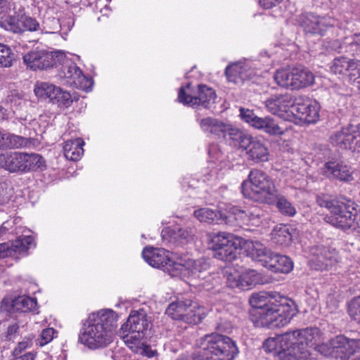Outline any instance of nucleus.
Listing matches in <instances>:
<instances>
[{
	"instance_id": "obj_6",
	"label": "nucleus",
	"mask_w": 360,
	"mask_h": 360,
	"mask_svg": "<svg viewBox=\"0 0 360 360\" xmlns=\"http://www.w3.org/2000/svg\"><path fill=\"white\" fill-rule=\"evenodd\" d=\"M243 195L256 202L271 203L277 189L271 178L259 169L250 172L248 179L241 185Z\"/></svg>"
},
{
	"instance_id": "obj_60",
	"label": "nucleus",
	"mask_w": 360,
	"mask_h": 360,
	"mask_svg": "<svg viewBox=\"0 0 360 360\" xmlns=\"http://www.w3.org/2000/svg\"><path fill=\"white\" fill-rule=\"evenodd\" d=\"M283 0H259V4L262 8L269 9L276 6V5L279 4Z\"/></svg>"
},
{
	"instance_id": "obj_38",
	"label": "nucleus",
	"mask_w": 360,
	"mask_h": 360,
	"mask_svg": "<svg viewBox=\"0 0 360 360\" xmlns=\"http://www.w3.org/2000/svg\"><path fill=\"white\" fill-rule=\"evenodd\" d=\"M226 222L239 226L249 224L250 219L248 218L247 210H243L237 207L231 208L226 217Z\"/></svg>"
},
{
	"instance_id": "obj_7",
	"label": "nucleus",
	"mask_w": 360,
	"mask_h": 360,
	"mask_svg": "<svg viewBox=\"0 0 360 360\" xmlns=\"http://www.w3.org/2000/svg\"><path fill=\"white\" fill-rule=\"evenodd\" d=\"M43 158L37 153L18 151L0 153V167L10 173L25 174L43 166Z\"/></svg>"
},
{
	"instance_id": "obj_36",
	"label": "nucleus",
	"mask_w": 360,
	"mask_h": 360,
	"mask_svg": "<svg viewBox=\"0 0 360 360\" xmlns=\"http://www.w3.org/2000/svg\"><path fill=\"white\" fill-rule=\"evenodd\" d=\"M194 216L200 221L207 224H218L222 219V215L217 210L208 207H203L195 210Z\"/></svg>"
},
{
	"instance_id": "obj_11",
	"label": "nucleus",
	"mask_w": 360,
	"mask_h": 360,
	"mask_svg": "<svg viewBox=\"0 0 360 360\" xmlns=\"http://www.w3.org/2000/svg\"><path fill=\"white\" fill-rule=\"evenodd\" d=\"M295 97L290 94L273 95L264 102L266 110L273 115H277L284 120H289L295 111L301 112L302 115L308 116L307 107L295 105Z\"/></svg>"
},
{
	"instance_id": "obj_64",
	"label": "nucleus",
	"mask_w": 360,
	"mask_h": 360,
	"mask_svg": "<svg viewBox=\"0 0 360 360\" xmlns=\"http://www.w3.org/2000/svg\"><path fill=\"white\" fill-rule=\"evenodd\" d=\"M354 215H355V219H354V228H352V229L354 230L356 229H359V232L360 233V210H357L356 209V214Z\"/></svg>"
},
{
	"instance_id": "obj_44",
	"label": "nucleus",
	"mask_w": 360,
	"mask_h": 360,
	"mask_svg": "<svg viewBox=\"0 0 360 360\" xmlns=\"http://www.w3.org/2000/svg\"><path fill=\"white\" fill-rule=\"evenodd\" d=\"M345 37L342 39H335L332 41H326L323 43V46L327 51H335L338 53H345L349 54V50H347L348 45L345 43Z\"/></svg>"
},
{
	"instance_id": "obj_45",
	"label": "nucleus",
	"mask_w": 360,
	"mask_h": 360,
	"mask_svg": "<svg viewBox=\"0 0 360 360\" xmlns=\"http://www.w3.org/2000/svg\"><path fill=\"white\" fill-rule=\"evenodd\" d=\"M30 143L27 138L8 132L7 149H17L26 147Z\"/></svg>"
},
{
	"instance_id": "obj_19",
	"label": "nucleus",
	"mask_w": 360,
	"mask_h": 360,
	"mask_svg": "<svg viewBox=\"0 0 360 360\" xmlns=\"http://www.w3.org/2000/svg\"><path fill=\"white\" fill-rule=\"evenodd\" d=\"M59 65H61L58 75L60 78L69 79L68 82L77 88L85 87L84 83L87 82L86 77L80 68L70 59L67 58L65 54L64 59L60 61Z\"/></svg>"
},
{
	"instance_id": "obj_2",
	"label": "nucleus",
	"mask_w": 360,
	"mask_h": 360,
	"mask_svg": "<svg viewBox=\"0 0 360 360\" xmlns=\"http://www.w3.org/2000/svg\"><path fill=\"white\" fill-rule=\"evenodd\" d=\"M117 316L112 309H103L91 314L84 324L79 341L90 349L108 346L113 340Z\"/></svg>"
},
{
	"instance_id": "obj_48",
	"label": "nucleus",
	"mask_w": 360,
	"mask_h": 360,
	"mask_svg": "<svg viewBox=\"0 0 360 360\" xmlns=\"http://www.w3.org/2000/svg\"><path fill=\"white\" fill-rule=\"evenodd\" d=\"M350 62L351 60H349L346 57L341 56L335 58L330 68L331 71L335 74H343L349 68Z\"/></svg>"
},
{
	"instance_id": "obj_14",
	"label": "nucleus",
	"mask_w": 360,
	"mask_h": 360,
	"mask_svg": "<svg viewBox=\"0 0 360 360\" xmlns=\"http://www.w3.org/2000/svg\"><path fill=\"white\" fill-rule=\"evenodd\" d=\"M142 257L151 266L162 269L172 276H176V270L184 268L181 263L172 261L170 252L164 248L146 247L142 251Z\"/></svg>"
},
{
	"instance_id": "obj_50",
	"label": "nucleus",
	"mask_w": 360,
	"mask_h": 360,
	"mask_svg": "<svg viewBox=\"0 0 360 360\" xmlns=\"http://www.w3.org/2000/svg\"><path fill=\"white\" fill-rule=\"evenodd\" d=\"M19 23L22 29V32L25 31H37L39 30V23L34 18L30 16H22L19 20Z\"/></svg>"
},
{
	"instance_id": "obj_51",
	"label": "nucleus",
	"mask_w": 360,
	"mask_h": 360,
	"mask_svg": "<svg viewBox=\"0 0 360 360\" xmlns=\"http://www.w3.org/2000/svg\"><path fill=\"white\" fill-rule=\"evenodd\" d=\"M349 80L360 86V62L359 60H351L349 68L347 69Z\"/></svg>"
},
{
	"instance_id": "obj_28",
	"label": "nucleus",
	"mask_w": 360,
	"mask_h": 360,
	"mask_svg": "<svg viewBox=\"0 0 360 360\" xmlns=\"http://www.w3.org/2000/svg\"><path fill=\"white\" fill-rule=\"evenodd\" d=\"M246 251L248 257L252 260L262 262L264 266L272 252L260 242L254 240L246 242Z\"/></svg>"
},
{
	"instance_id": "obj_9",
	"label": "nucleus",
	"mask_w": 360,
	"mask_h": 360,
	"mask_svg": "<svg viewBox=\"0 0 360 360\" xmlns=\"http://www.w3.org/2000/svg\"><path fill=\"white\" fill-rule=\"evenodd\" d=\"M151 325L150 319L143 309L132 311L120 328V337L125 344L143 339Z\"/></svg>"
},
{
	"instance_id": "obj_12",
	"label": "nucleus",
	"mask_w": 360,
	"mask_h": 360,
	"mask_svg": "<svg viewBox=\"0 0 360 360\" xmlns=\"http://www.w3.org/2000/svg\"><path fill=\"white\" fill-rule=\"evenodd\" d=\"M64 59V53L49 51L46 49H36L23 56V61L33 70H43L58 68L60 61Z\"/></svg>"
},
{
	"instance_id": "obj_30",
	"label": "nucleus",
	"mask_w": 360,
	"mask_h": 360,
	"mask_svg": "<svg viewBox=\"0 0 360 360\" xmlns=\"http://www.w3.org/2000/svg\"><path fill=\"white\" fill-rule=\"evenodd\" d=\"M275 298L269 299L264 293L252 294L249 299V303L252 307L250 311L251 321H253V319L257 317V314H261L266 306L271 303Z\"/></svg>"
},
{
	"instance_id": "obj_52",
	"label": "nucleus",
	"mask_w": 360,
	"mask_h": 360,
	"mask_svg": "<svg viewBox=\"0 0 360 360\" xmlns=\"http://www.w3.org/2000/svg\"><path fill=\"white\" fill-rule=\"evenodd\" d=\"M348 312L351 318L360 324V296L351 300L348 307Z\"/></svg>"
},
{
	"instance_id": "obj_54",
	"label": "nucleus",
	"mask_w": 360,
	"mask_h": 360,
	"mask_svg": "<svg viewBox=\"0 0 360 360\" xmlns=\"http://www.w3.org/2000/svg\"><path fill=\"white\" fill-rule=\"evenodd\" d=\"M56 330L53 328L44 329L37 340V344L39 346H44L49 343L53 339Z\"/></svg>"
},
{
	"instance_id": "obj_29",
	"label": "nucleus",
	"mask_w": 360,
	"mask_h": 360,
	"mask_svg": "<svg viewBox=\"0 0 360 360\" xmlns=\"http://www.w3.org/2000/svg\"><path fill=\"white\" fill-rule=\"evenodd\" d=\"M166 234L169 237V241L183 245L188 243L193 239L195 231L191 227L179 228L175 227L162 231V237L165 238Z\"/></svg>"
},
{
	"instance_id": "obj_63",
	"label": "nucleus",
	"mask_w": 360,
	"mask_h": 360,
	"mask_svg": "<svg viewBox=\"0 0 360 360\" xmlns=\"http://www.w3.org/2000/svg\"><path fill=\"white\" fill-rule=\"evenodd\" d=\"M8 132L0 131V150L7 149Z\"/></svg>"
},
{
	"instance_id": "obj_33",
	"label": "nucleus",
	"mask_w": 360,
	"mask_h": 360,
	"mask_svg": "<svg viewBox=\"0 0 360 360\" xmlns=\"http://www.w3.org/2000/svg\"><path fill=\"white\" fill-rule=\"evenodd\" d=\"M84 141L81 139L67 141L63 146L65 157L72 161L79 160L83 155Z\"/></svg>"
},
{
	"instance_id": "obj_39",
	"label": "nucleus",
	"mask_w": 360,
	"mask_h": 360,
	"mask_svg": "<svg viewBox=\"0 0 360 360\" xmlns=\"http://www.w3.org/2000/svg\"><path fill=\"white\" fill-rule=\"evenodd\" d=\"M57 88L58 87L53 84L48 82H37L35 84L34 91L37 97L44 99L49 98L52 101Z\"/></svg>"
},
{
	"instance_id": "obj_46",
	"label": "nucleus",
	"mask_w": 360,
	"mask_h": 360,
	"mask_svg": "<svg viewBox=\"0 0 360 360\" xmlns=\"http://www.w3.org/2000/svg\"><path fill=\"white\" fill-rule=\"evenodd\" d=\"M335 338L326 342L316 345V351L324 356H330L337 359L336 349L334 345Z\"/></svg>"
},
{
	"instance_id": "obj_20",
	"label": "nucleus",
	"mask_w": 360,
	"mask_h": 360,
	"mask_svg": "<svg viewBox=\"0 0 360 360\" xmlns=\"http://www.w3.org/2000/svg\"><path fill=\"white\" fill-rule=\"evenodd\" d=\"M37 306L36 298H32L26 295H21L14 299L4 298L0 304L1 311L8 313L20 311L29 312L34 311Z\"/></svg>"
},
{
	"instance_id": "obj_49",
	"label": "nucleus",
	"mask_w": 360,
	"mask_h": 360,
	"mask_svg": "<svg viewBox=\"0 0 360 360\" xmlns=\"http://www.w3.org/2000/svg\"><path fill=\"white\" fill-rule=\"evenodd\" d=\"M315 15L313 13L302 14L300 19L301 26L307 33L313 34L315 31Z\"/></svg>"
},
{
	"instance_id": "obj_5",
	"label": "nucleus",
	"mask_w": 360,
	"mask_h": 360,
	"mask_svg": "<svg viewBox=\"0 0 360 360\" xmlns=\"http://www.w3.org/2000/svg\"><path fill=\"white\" fill-rule=\"evenodd\" d=\"M198 349L196 353L200 359L207 360H233L238 353L236 342L229 337L219 333L204 335L198 340Z\"/></svg>"
},
{
	"instance_id": "obj_16",
	"label": "nucleus",
	"mask_w": 360,
	"mask_h": 360,
	"mask_svg": "<svg viewBox=\"0 0 360 360\" xmlns=\"http://www.w3.org/2000/svg\"><path fill=\"white\" fill-rule=\"evenodd\" d=\"M216 94L214 91L205 84L198 85L197 96L187 94L184 87H181L178 94V101L184 105L191 107L202 105L205 108H210L215 102Z\"/></svg>"
},
{
	"instance_id": "obj_34",
	"label": "nucleus",
	"mask_w": 360,
	"mask_h": 360,
	"mask_svg": "<svg viewBox=\"0 0 360 360\" xmlns=\"http://www.w3.org/2000/svg\"><path fill=\"white\" fill-rule=\"evenodd\" d=\"M181 266H183L184 268L181 270H176V275L178 274H186V271H191L192 275H195L198 273L207 270L210 267V262L208 259L204 258H200L197 260L188 259L184 264H181Z\"/></svg>"
},
{
	"instance_id": "obj_21",
	"label": "nucleus",
	"mask_w": 360,
	"mask_h": 360,
	"mask_svg": "<svg viewBox=\"0 0 360 360\" xmlns=\"http://www.w3.org/2000/svg\"><path fill=\"white\" fill-rule=\"evenodd\" d=\"M228 280L231 288H239L242 290L250 289L262 283L261 274L253 269H247L240 275L230 274Z\"/></svg>"
},
{
	"instance_id": "obj_25",
	"label": "nucleus",
	"mask_w": 360,
	"mask_h": 360,
	"mask_svg": "<svg viewBox=\"0 0 360 360\" xmlns=\"http://www.w3.org/2000/svg\"><path fill=\"white\" fill-rule=\"evenodd\" d=\"M195 118L202 131L218 137L223 136L228 124H225L222 121L211 117L200 118L199 112L196 113Z\"/></svg>"
},
{
	"instance_id": "obj_10",
	"label": "nucleus",
	"mask_w": 360,
	"mask_h": 360,
	"mask_svg": "<svg viewBox=\"0 0 360 360\" xmlns=\"http://www.w3.org/2000/svg\"><path fill=\"white\" fill-rule=\"evenodd\" d=\"M166 314L174 320L189 324H198L203 319V309L189 299L178 300L172 302L166 309Z\"/></svg>"
},
{
	"instance_id": "obj_27",
	"label": "nucleus",
	"mask_w": 360,
	"mask_h": 360,
	"mask_svg": "<svg viewBox=\"0 0 360 360\" xmlns=\"http://www.w3.org/2000/svg\"><path fill=\"white\" fill-rule=\"evenodd\" d=\"M250 136L247 132L228 124L222 137L226 138L232 146L244 148Z\"/></svg>"
},
{
	"instance_id": "obj_58",
	"label": "nucleus",
	"mask_w": 360,
	"mask_h": 360,
	"mask_svg": "<svg viewBox=\"0 0 360 360\" xmlns=\"http://www.w3.org/2000/svg\"><path fill=\"white\" fill-rule=\"evenodd\" d=\"M248 218L250 219L249 224L257 225V223L259 222V219L261 217V210L257 207L253 208L252 210H247Z\"/></svg>"
},
{
	"instance_id": "obj_31",
	"label": "nucleus",
	"mask_w": 360,
	"mask_h": 360,
	"mask_svg": "<svg viewBox=\"0 0 360 360\" xmlns=\"http://www.w3.org/2000/svg\"><path fill=\"white\" fill-rule=\"evenodd\" d=\"M294 75V89H299L313 84L314 74L307 68L298 66L292 68Z\"/></svg>"
},
{
	"instance_id": "obj_53",
	"label": "nucleus",
	"mask_w": 360,
	"mask_h": 360,
	"mask_svg": "<svg viewBox=\"0 0 360 360\" xmlns=\"http://www.w3.org/2000/svg\"><path fill=\"white\" fill-rule=\"evenodd\" d=\"M13 54L8 47L0 43V65L10 67L12 65Z\"/></svg>"
},
{
	"instance_id": "obj_55",
	"label": "nucleus",
	"mask_w": 360,
	"mask_h": 360,
	"mask_svg": "<svg viewBox=\"0 0 360 360\" xmlns=\"http://www.w3.org/2000/svg\"><path fill=\"white\" fill-rule=\"evenodd\" d=\"M19 326L15 323L8 326L5 333V339L8 341L15 340L19 335Z\"/></svg>"
},
{
	"instance_id": "obj_15",
	"label": "nucleus",
	"mask_w": 360,
	"mask_h": 360,
	"mask_svg": "<svg viewBox=\"0 0 360 360\" xmlns=\"http://www.w3.org/2000/svg\"><path fill=\"white\" fill-rule=\"evenodd\" d=\"M241 119L248 123L251 127L262 130L269 135H282L284 133L283 129L279 126L276 120L266 116L260 117L256 115L252 110L241 108L240 109Z\"/></svg>"
},
{
	"instance_id": "obj_56",
	"label": "nucleus",
	"mask_w": 360,
	"mask_h": 360,
	"mask_svg": "<svg viewBox=\"0 0 360 360\" xmlns=\"http://www.w3.org/2000/svg\"><path fill=\"white\" fill-rule=\"evenodd\" d=\"M32 345V340L28 338H25L21 342H18L17 347L13 350L12 354L20 355L25 349L30 347Z\"/></svg>"
},
{
	"instance_id": "obj_18",
	"label": "nucleus",
	"mask_w": 360,
	"mask_h": 360,
	"mask_svg": "<svg viewBox=\"0 0 360 360\" xmlns=\"http://www.w3.org/2000/svg\"><path fill=\"white\" fill-rule=\"evenodd\" d=\"M34 239L31 236H20L10 243L0 244V259L14 257L27 255L28 250L34 245Z\"/></svg>"
},
{
	"instance_id": "obj_26",
	"label": "nucleus",
	"mask_w": 360,
	"mask_h": 360,
	"mask_svg": "<svg viewBox=\"0 0 360 360\" xmlns=\"http://www.w3.org/2000/svg\"><path fill=\"white\" fill-rule=\"evenodd\" d=\"M225 73L228 79L234 83L238 82V79L242 81L250 79L255 75L253 70L250 69L247 64L242 63L227 66Z\"/></svg>"
},
{
	"instance_id": "obj_8",
	"label": "nucleus",
	"mask_w": 360,
	"mask_h": 360,
	"mask_svg": "<svg viewBox=\"0 0 360 360\" xmlns=\"http://www.w3.org/2000/svg\"><path fill=\"white\" fill-rule=\"evenodd\" d=\"M316 156L323 165L319 169L320 175L330 179H335L342 182H351L354 178V170L350 165L344 162H337L331 156V150L327 146L320 148Z\"/></svg>"
},
{
	"instance_id": "obj_4",
	"label": "nucleus",
	"mask_w": 360,
	"mask_h": 360,
	"mask_svg": "<svg viewBox=\"0 0 360 360\" xmlns=\"http://www.w3.org/2000/svg\"><path fill=\"white\" fill-rule=\"evenodd\" d=\"M296 314L294 302L286 297L278 296L257 314L252 323L256 327L276 328L289 323Z\"/></svg>"
},
{
	"instance_id": "obj_3",
	"label": "nucleus",
	"mask_w": 360,
	"mask_h": 360,
	"mask_svg": "<svg viewBox=\"0 0 360 360\" xmlns=\"http://www.w3.org/2000/svg\"><path fill=\"white\" fill-rule=\"evenodd\" d=\"M316 204L329 212V214L316 212L323 216V219L326 222L344 231L354 228L356 208L351 200L333 199L329 195H323L316 197Z\"/></svg>"
},
{
	"instance_id": "obj_32",
	"label": "nucleus",
	"mask_w": 360,
	"mask_h": 360,
	"mask_svg": "<svg viewBox=\"0 0 360 360\" xmlns=\"http://www.w3.org/2000/svg\"><path fill=\"white\" fill-rule=\"evenodd\" d=\"M338 261V254L335 249L322 248L316 257V270L327 269Z\"/></svg>"
},
{
	"instance_id": "obj_17",
	"label": "nucleus",
	"mask_w": 360,
	"mask_h": 360,
	"mask_svg": "<svg viewBox=\"0 0 360 360\" xmlns=\"http://www.w3.org/2000/svg\"><path fill=\"white\" fill-rule=\"evenodd\" d=\"M330 141L341 148L360 150V124L343 127L330 136Z\"/></svg>"
},
{
	"instance_id": "obj_43",
	"label": "nucleus",
	"mask_w": 360,
	"mask_h": 360,
	"mask_svg": "<svg viewBox=\"0 0 360 360\" xmlns=\"http://www.w3.org/2000/svg\"><path fill=\"white\" fill-rule=\"evenodd\" d=\"M276 198V207L279 211L285 215L292 217L296 214L295 207L283 196H275Z\"/></svg>"
},
{
	"instance_id": "obj_41",
	"label": "nucleus",
	"mask_w": 360,
	"mask_h": 360,
	"mask_svg": "<svg viewBox=\"0 0 360 360\" xmlns=\"http://www.w3.org/2000/svg\"><path fill=\"white\" fill-rule=\"evenodd\" d=\"M345 43L348 45L349 55L360 57V33L346 37Z\"/></svg>"
},
{
	"instance_id": "obj_23",
	"label": "nucleus",
	"mask_w": 360,
	"mask_h": 360,
	"mask_svg": "<svg viewBox=\"0 0 360 360\" xmlns=\"http://www.w3.org/2000/svg\"><path fill=\"white\" fill-rule=\"evenodd\" d=\"M243 149L246 150L249 158L255 162L269 160V153L266 143L257 137L251 136Z\"/></svg>"
},
{
	"instance_id": "obj_24",
	"label": "nucleus",
	"mask_w": 360,
	"mask_h": 360,
	"mask_svg": "<svg viewBox=\"0 0 360 360\" xmlns=\"http://www.w3.org/2000/svg\"><path fill=\"white\" fill-rule=\"evenodd\" d=\"M264 267L275 273L288 274L293 269V262L285 255L271 252Z\"/></svg>"
},
{
	"instance_id": "obj_37",
	"label": "nucleus",
	"mask_w": 360,
	"mask_h": 360,
	"mask_svg": "<svg viewBox=\"0 0 360 360\" xmlns=\"http://www.w3.org/2000/svg\"><path fill=\"white\" fill-rule=\"evenodd\" d=\"M274 80L276 84L283 88L294 89V75L292 69H281L274 74Z\"/></svg>"
},
{
	"instance_id": "obj_40",
	"label": "nucleus",
	"mask_w": 360,
	"mask_h": 360,
	"mask_svg": "<svg viewBox=\"0 0 360 360\" xmlns=\"http://www.w3.org/2000/svg\"><path fill=\"white\" fill-rule=\"evenodd\" d=\"M126 345L134 353L148 357H153L155 355V352L149 345L146 344L144 338L138 340V341L136 342L133 341L131 343Z\"/></svg>"
},
{
	"instance_id": "obj_59",
	"label": "nucleus",
	"mask_w": 360,
	"mask_h": 360,
	"mask_svg": "<svg viewBox=\"0 0 360 360\" xmlns=\"http://www.w3.org/2000/svg\"><path fill=\"white\" fill-rule=\"evenodd\" d=\"M9 198L10 193L7 185L4 183H0V205L7 202Z\"/></svg>"
},
{
	"instance_id": "obj_22",
	"label": "nucleus",
	"mask_w": 360,
	"mask_h": 360,
	"mask_svg": "<svg viewBox=\"0 0 360 360\" xmlns=\"http://www.w3.org/2000/svg\"><path fill=\"white\" fill-rule=\"evenodd\" d=\"M335 348L337 352V359H344L345 357L354 356L360 351V339L348 338L345 335L335 337Z\"/></svg>"
},
{
	"instance_id": "obj_62",
	"label": "nucleus",
	"mask_w": 360,
	"mask_h": 360,
	"mask_svg": "<svg viewBox=\"0 0 360 360\" xmlns=\"http://www.w3.org/2000/svg\"><path fill=\"white\" fill-rule=\"evenodd\" d=\"M200 354L195 351L191 355L183 354L177 360H207L206 358L200 359Z\"/></svg>"
},
{
	"instance_id": "obj_61",
	"label": "nucleus",
	"mask_w": 360,
	"mask_h": 360,
	"mask_svg": "<svg viewBox=\"0 0 360 360\" xmlns=\"http://www.w3.org/2000/svg\"><path fill=\"white\" fill-rule=\"evenodd\" d=\"M13 358L11 360H34L36 358V353L30 352L24 354L13 355Z\"/></svg>"
},
{
	"instance_id": "obj_42",
	"label": "nucleus",
	"mask_w": 360,
	"mask_h": 360,
	"mask_svg": "<svg viewBox=\"0 0 360 360\" xmlns=\"http://www.w3.org/2000/svg\"><path fill=\"white\" fill-rule=\"evenodd\" d=\"M52 102L60 106L68 108L72 103L73 98L68 91H63L60 87H58Z\"/></svg>"
},
{
	"instance_id": "obj_35",
	"label": "nucleus",
	"mask_w": 360,
	"mask_h": 360,
	"mask_svg": "<svg viewBox=\"0 0 360 360\" xmlns=\"http://www.w3.org/2000/svg\"><path fill=\"white\" fill-rule=\"evenodd\" d=\"M271 240L278 245H288L292 240L290 228L287 225L283 224L276 226L271 232Z\"/></svg>"
},
{
	"instance_id": "obj_1",
	"label": "nucleus",
	"mask_w": 360,
	"mask_h": 360,
	"mask_svg": "<svg viewBox=\"0 0 360 360\" xmlns=\"http://www.w3.org/2000/svg\"><path fill=\"white\" fill-rule=\"evenodd\" d=\"M315 329L306 328L269 338L263 343L266 352H275L280 360H311L315 349Z\"/></svg>"
},
{
	"instance_id": "obj_57",
	"label": "nucleus",
	"mask_w": 360,
	"mask_h": 360,
	"mask_svg": "<svg viewBox=\"0 0 360 360\" xmlns=\"http://www.w3.org/2000/svg\"><path fill=\"white\" fill-rule=\"evenodd\" d=\"M208 154L213 161H221L223 160V153L217 145H211L209 148Z\"/></svg>"
},
{
	"instance_id": "obj_47",
	"label": "nucleus",
	"mask_w": 360,
	"mask_h": 360,
	"mask_svg": "<svg viewBox=\"0 0 360 360\" xmlns=\"http://www.w3.org/2000/svg\"><path fill=\"white\" fill-rule=\"evenodd\" d=\"M0 27L14 33L22 32L19 20L17 21L15 17L11 15L6 16L0 20Z\"/></svg>"
},
{
	"instance_id": "obj_13",
	"label": "nucleus",
	"mask_w": 360,
	"mask_h": 360,
	"mask_svg": "<svg viewBox=\"0 0 360 360\" xmlns=\"http://www.w3.org/2000/svg\"><path fill=\"white\" fill-rule=\"evenodd\" d=\"M210 238L209 248L214 251V257L224 261H231L236 257L239 243L232 234L219 232Z\"/></svg>"
}]
</instances>
